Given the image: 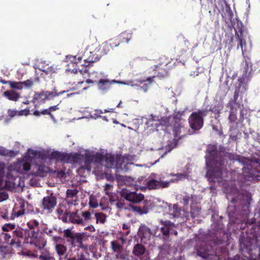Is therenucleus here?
I'll return each instance as SVG.
<instances>
[{
  "instance_id": "7ed1b4c3",
  "label": "nucleus",
  "mask_w": 260,
  "mask_h": 260,
  "mask_svg": "<svg viewBox=\"0 0 260 260\" xmlns=\"http://www.w3.org/2000/svg\"><path fill=\"white\" fill-rule=\"evenodd\" d=\"M164 122L167 129L172 131L174 140H179L186 135L182 119L177 115L166 118Z\"/></svg>"
},
{
  "instance_id": "680f3d73",
  "label": "nucleus",
  "mask_w": 260,
  "mask_h": 260,
  "mask_svg": "<svg viewBox=\"0 0 260 260\" xmlns=\"http://www.w3.org/2000/svg\"><path fill=\"white\" fill-rule=\"evenodd\" d=\"M56 211L58 215L59 218L61 219V217L63 216V215L64 214V212H63V211L60 208H58L56 210Z\"/></svg>"
},
{
  "instance_id": "f03ea898",
  "label": "nucleus",
  "mask_w": 260,
  "mask_h": 260,
  "mask_svg": "<svg viewBox=\"0 0 260 260\" xmlns=\"http://www.w3.org/2000/svg\"><path fill=\"white\" fill-rule=\"evenodd\" d=\"M246 75H243L238 78V85L236 87L233 100L232 102L229 103L230 107V111L228 120L229 123L231 124L234 123L237 124L236 122L237 120V108H234V105L237 106L238 108H240L241 105H242L243 95L248 89V85L246 82Z\"/></svg>"
},
{
  "instance_id": "5701e85b",
  "label": "nucleus",
  "mask_w": 260,
  "mask_h": 260,
  "mask_svg": "<svg viewBox=\"0 0 260 260\" xmlns=\"http://www.w3.org/2000/svg\"><path fill=\"white\" fill-rule=\"evenodd\" d=\"M146 251V247L143 244L137 243L134 246L132 253L134 255L140 257L145 253Z\"/></svg>"
},
{
  "instance_id": "c756f323",
  "label": "nucleus",
  "mask_w": 260,
  "mask_h": 260,
  "mask_svg": "<svg viewBox=\"0 0 260 260\" xmlns=\"http://www.w3.org/2000/svg\"><path fill=\"white\" fill-rule=\"evenodd\" d=\"M132 33L131 32L125 31L121 33L118 38L120 43H127L132 38Z\"/></svg>"
},
{
  "instance_id": "7c9ffc66",
  "label": "nucleus",
  "mask_w": 260,
  "mask_h": 260,
  "mask_svg": "<svg viewBox=\"0 0 260 260\" xmlns=\"http://www.w3.org/2000/svg\"><path fill=\"white\" fill-rule=\"evenodd\" d=\"M27 226L31 230V233L32 232H40L39 223L36 220L33 219L30 220L27 223Z\"/></svg>"
},
{
  "instance_id": "09e8293b",
  "label": "nucleus",
  "mask_w": 260,
  "mask_h": 260,
  "mask_svg": "<svg viewBox=\"0 0 260 260\" xmlns=\"http://www.w3.org/2000/svg\"><path fill=\"white\" fill-rule=\"evenodd\" d=\"M117 254L115 255L116 259H120L124 260L126 259V254L122 252V250L116 252Z\"/></svg>"
},
{
  "instance_id": "aec40b11",
  "label": "nucleus",
  "mask_w": 260,
  "mask_h": 260,
  "mask_svg": "<svg viewBox=\"0 0 260 260\" xmlns=\"http://www.w3.org/2000/svg\"><path fill=\"white\" fill-rule=\"evenodd\" d=\"M115 81H111L108 79H101L97 82L98 87L102 92H106L111 88L112 85Z\"/></svg>"
},
{
  "instance_id": "a18cd8bd",
  "label": "nucleus",
  "mask_w": 260,
  "mask_h": 260,
  "mask_svg": "<svg viewBox=\"0 0 260 260\" xmlns=\"http://www.w3.org/2000/svg\"><path fill=\"white\" fill-rule=\"evenodd\" d=\"M39 258L41 260H56L52 254L49 253H42L39 256Z\"/></svg>"
},
{
  "instance_id": "de8ad7c7",
  "label": "nucleus",
  "mask_w": 260,
  "mask_h": 260,
  "mask_svg": "<svg viewBox=\"0 0 260 260\" xmlns=\"http://www.w3.org/2000/svg\"><path fill=\"white\" fill-rule=\"evenodd\" d=\"M193 198L192 195H189L186 194L182 198V203L184 206H187L189 204V201Z\"/></svg>"
},
{
  "instance_id": "39448f33",
  "label": "nucleus",
  "mask_w": 260,
  "mask_h": 260,
  "mask_svg": "<svg viewBox=\"0 0 260 260\" xmlns=\"http://www.w3.org/2000/svg\"><path fill=\"white\" fill-rule=\"evenodd\" d=\"M2 231L4 232H10L12 233V240L11 246L16 245V247L21 246V239L23 238L24 233L23 230L19 227H16L15 224L12 223H5L2 226Z\"/></svg>"
},
{
  "instance_id": "8fccbe9b",
  "label": "nucleus",
  "mask_w": 260,
  "mask_h": 260,
  "mask_svg": "<svg viewBox=\"0 0 260 260\" xmlns=\"http://www.w3.org/2000/svg\"><path fill=\"white\" fill-rule=\"evenodd\" d=\"M113 185L109 184H106L104 187V190L106 194L109 196L111 193L109 192L113 188Z\"/></svg>"
},
{
  "instance_id": "dca6fc26",
  "label": "nucleus",
  "mask_w": 260,
  "mask_h": 260,
  "mask_svg": "<svg viewBox=\"0 0 260 260\" xmlns=\"http://www.w3.org/2000/svg\"><path fill=\"white\" fill-rule=\"evenodd\" d=\"M225 4V8L223 10L222 14V17L224 19L226 23H232L233 18V13L231 9L230 5L227 3L225 0H222Z\"/></svg>"
},
{
  "instance_id": "cd10ccee",
  "label": "nucleus",
  "mask_w": 260,
  "mask_h": 260,
  "mask_svg": "<svg viewBox=\"0 0 260 260\" xmlns=\"http://www.w3.org/2000/svg\"><path fill=\"white\" fill-rule=\"evenodd\" d=\"M46 100H50L56 96H58L66 92V91H58L57 89L54 87L52 91H45Z\"/></svg>"
},
{
  "instance_id": "4d7b16f0",
  "label": "nucleus",
  "mask_w": 260,
  "mask_h": 260,
  "mask_svg": "<svg viewBox=\"0 0 260 260\" xmlns=\"http://www.w3.org/2000/svg\"><path fill=\"white\" fill-rule=\"evenodd\" d=\"M76 259V260H86L85 255L83 252L78 253Z\"/></svg>"
},
{
  "instance_id": "052dcab7",
  "label": "nucleus",
  "mask_w": 260,
  "mask_h": 260,
  "mask_svg": "<svg viewBox=\"0 0 260 260\" xmlns=\"http://www.w3.org/2000/svg\"><path fill=\"white\" fill-rule=\"evenodd\" d=\"M133 210L140 215L144 214L143 213H142L143 211H142L141 207L140 206H133Z\"/></svg>"
},
{
  "instance_id": "473e14b6",
  "label": "nucleus",
  "mask_w": 260,
  "mask_h": 260,
  "mask_svg": "<svg viewBox=\"0 0 260 260\" xmlns=\"http://www.w3.org/2000/svg\"><path fill=\"white\" fill-rule=\"evenodd\" d=\"M3 238L4 241V243L8 244L11 246V243L12 240V233L10 232H4L0 234V239Z\"/></svg>"
},
{
  "instance_id": "f257e3e1",
  "label": "nucleus",
  "mask_w": 260,
  "mask_h": 260,
  "mask_svg": "<svg viewBox=\"0 0 260 260\" xmlns=\"http://www.w3.org/2000/svg\"><path fill=\"white\" fill-rule=\"evenodd\" d=\"M216 145H209L207 149L208 154L206 156V165L209 169L206 177L210 182H215V179L222 178L224 161L222 157H218Z\"/></svg>"
},
{
  "instance_id": "6e6552de",
  "label": "nucleus",
  "mask_w": 260,
  "mask_h": 260,
  "mask_svg": "<svg viewBox=\"0 0 260 260\" xmlns=\"http://www.w3.org/2000/svg\"><path fill=\"white\" fill-rule=\"evenodd\" d=\"M61 220L64 223H72L83 225V218L78 214V210L72 212L66 210L63 216L61 217Z\"/></svg>"
},
{
  "instance_id": "0e129e2a",
  "label": "nucleus",
  "mask_w": 260,
  "mask_h": 260,
  "mask_svg": "<svg viewBox=\"0 0 260 260\" xmlns=\"http://www.w3.org/2000/svg\"><path fill=\"white\" fill-rule=\"evenodd\" d=\"M52 70H53L52 67H50L48 68L47 70H44L43 72H45L46 75H47V74L55 72V71H52Z\"/></svg>"
},
{
  "instance_id": "864d4df0",
  "label": "nucleus",
  "mask_w": 260,
  "mask_h": 260,
  "mask_svg": "<svg viewBox=\"0 0 260 260\" xmlns=\"http://www.w3.org/2000/svg\"><path fill=\"white\" fill-rule=\"evenodd\" d=\"M89 204L92 208H96L98 206L96 201L94 200L90 199Z\"/></svg>"
},
{
  "instance_id": "bf43d9fd",
  "label": "nucleus",
  "mask_w": 260,
  "mask_h": 260,
  "mask_svg": "<svg viewBox=\"0 0 260 260\" xmlns=\"http://www.w3.org/2000/svg\"><path fill=\"white\" fill-rule=\"evenodd\" d=\"M114 111V108H110L109 110H105L103 112L102 110H96V112L98 114H103V113L111 112L113 113Z\"/></svg>"
},
{
  "instance_id": "c03bdc74",
  "label": "nucleus",
  "mask_w": 260,
  "mask_h": 260,
  "mask_svg": "<svg viewBox=\"0 0 260 260\" xmlns=\"http://www.w3.org/2000/svg\"><path fill=\"white\" fill-rule=\"evenodd\" d=\"M200 208L198 207L190 206V214L192 217H197L200 214Z\"/></svg>"
},
{
  "instance_id": "ddd939ff",
  "label": "nucleus",
  "mask_w": 260,
  "mask_h": 260,
  "mask_svg": "<svg viewBox=\"0 0 260 260\" xmlns=\"http://www.w3.org/2000/svg\"><path fill=\"white\" fill-rule=\"evenodd\" d=\"M170 182L162 181L160 179L159 180L151 179L148 180L146 185L149 189H156L160 188H167L169 186Z\"/></svg>"
},
{
  "instance_id": "72a5a7b5",
  "label": "nucleus",
  "mask_w": 260,
  "mask_h": 260,
  "mask_svg": "<svg viewBox=\"0 0 260 260\" xmlns=\"http://www.w3.org/2000/svg\"><path fill=\"white\" fill-rule=\"evenodd\" d=\"M29 110H22L20 111L16 110H9L8 111V115L11 117H13L15 116H21L23 115H27L29 114Z\"/></svg>"
},
{
  "instance_id": "4468645a",
  "label": "nucleus",
  "mask_w": 260,
  "mask_h": 260,
  "mask_svg": "<svg viewBox=\"0 0 260 260\" xmlns=\"http://www.w3.org/2000/svg\"><path fill=\"white\" fill-rule=\"evenodd\" d=\"M121 159L120 155H117L115 156L111 154H106L104 161L105 166L108 168H112L115 165H117Z\"/></svg>"
},
{
  "instance_id": "49530a36",
  "label": "nucleus",
  "mask_w": 260,
  "mask_h": 260,
  "mask_svg": "<svg viewBox=\"0 0 260 260\" xmlns=\"http://www.w3.org/2000/svg\"><path fill=\"white\" fill-rule=\"evenodd\" d=\"M94 157V162L96 163H101L102 161H104V158H105V155H104L100 153H96L95 155H93Z\"/></svg>"
},
{
  "instance_id": "9b49d317",
  "label": "nucleus",
  "mask_w": 260,
  "mask_h": 260,
  "mask_svg": "<svg viewBox=\"0 0 260 260\" xmlns=\"http://www.w3.org/2000/svg\"><path fill=\"white\" fill-rule=\"evenodd\" d=\"M120 194L127 201L134 203H139L144 199V196L142 193H137L135 191H131L126 189H122Z\"/></svg>"
},
{
  "instance_id": "bb28decb",
  "label": "nucleus",
  "mask_w": 260,
  "mask_h": 260,
  "mask_svg": "<svg viewBox=\"0 0 260 260\" xmlns=\"http://www.w3.org/2000/svg\"><path fill=\"white\" fill-rule=\"evenodd\" d=\"M223 109V105L218 101H214L210 106L208 112L211 111L215 114H219Z\"/></svg>"
},
{
  "instance_id": "e433bc0d",
  "label": "nucleus",
  "mask_w": 260,
  "mask_h": 260,
  "mask_svg": "<svg viewBox=\"0 0 260 260\" xmlns=\"http://www.w3.org/2000/svg\"><path fill=\"white\" fill-rule=\"evenodd\" d=\"M55 250L58 255L61 257L66 253L67 248L63 244H57L55 245Z\"/></svg>"
},
{
  "instance_id": "13d9d810",
  "label": "nucleus",
  "mask_w": 260,
  "mask_h": 260,
  "mask_svg": "<svg viewBox=\"0 0 260 260\" xmlns=\"http://www.w3.org/2000/svg\"><path fill=\"white\" fill-rule=\"evenodd\" d=\"M41 114H43V115H49L52 119H54V116L52 114V113H50V112H49V109H46L42 110L41 112Z\"/></svg>"
},
{
  "instance_id": "79ce46f5",
  "label": "nucleus",
  "mask_w": 260,
  "mask_h": 260,
  "mask_svg": "<svg viewBox=\"0 0 260 260\" xmlns=\"http://www.w3.org/2000/svg\"><path fill=\"white\" fill-rule=\"evenodd\" d=\"M81 215L82 216L83 220V225L85 224V222L91 219V214L89 211H82L81 213Z\"/></svg>"
},
{
  "instance_id": "b1692460",
  "label": "nucleus",
  "mask_w": 260,
  "mask_h": 260,
  "mask_svg": "<svg viewBox=\"0 0 260 260\" xmlns=\"http://www.w3.org/2000/svg\"><path fill=\"white\" fill-rule=\"evenodd\" d=\"M169 211L171 215L174 217H179L181 215L182 209L177 204H170L169 205Z\"/></svg>"
},
{
  "instance_id": "603ef678",
  "label": "nucleus",
  "mask_w": 260,
  "mask_h": 260,
  "mask_svg": "<svg viewBox=\"0 0 260 260\" xmlns=\"http://www.w3.org/2000/svg\"><path fill=\"white\" fill-rule=\"evenodd\" d=\"M116 206L118 209H122L125 208V204L121 201H118L116 204Z\"/></svg>"
},
{
  "instance_id": "6ab92c4d",
  "label": "nucleus",
  "mask_w": 260,
  "mask_h": 260,
  "mask_svg": "<svg viewBox=\"0 0 260 260\" xmlns=\"http://www.w3.org/2000/svg\"><path fill=\"white\" fill-rule=\"evenodd\" d=\"M45 156L48 157L50 160L65 161L66 153H61L58 151H54L50 154H45Z\"/></svg>"
},
{
  "instance_id": "c85d7f7f",
  "label": "nucleus",
  "mask_w": 260,
  "mask_h": 260,
  "mask_svg": "<svg viewBox=\"0 0 260 260\" xmlns=\"http://www.w3.org/2000/svg\"><path fill=\"white\" fill-rule=\"evenodd\" d=\"M50 171V168L44 165H40L37 171L34 173L36 176L45 177Z\"/></svg>"
},
{
  "instance_id": "ea45409f",
  "label": "nucleus",
  "mask_w": 260,
  "mask_h": 260,
  "mask_svg": "<svg viewBox=\"0 0 260 260\" xmlns=\"http://www.w3.org/2000/svg\"><path fill=\"white\" fill-rule=\"evenodd\" d=\"M96 222H100L101 223H104L106 220L107 216L103 213H96L95 214Z\"/></svg>"
},
{
  "instance_id": "412c9836",
  "label": "nucleus",
  "mask_w": 260,
  "mask_h": 260,
  "mask_svg": "<svg viewBox=\"0 0 260 260\" xmlns=\"http://www.w3.org/2000/svg\"><path fill=\"white\" fill-rule=\"evenodd\" d=\"M99 52H100V50L96 51L90 52V55L88 57L84 59V61L85 63L83 65L85 66H88L90 63H93L99 61L101 58V54L100 53L99 54L98 53Z\"/></svg>"
},
{
  "instance_id": "393cba45",
  "label": "nucleus",
  "mask_w": 260,
  "mask_h": 260,
  "mask_svg": "<svg viewBox=\"0 0 260 260\" xmlns=\"http://www.w3.org/2000/svg\"><path fill=\"white\" fill-rule=\"evenodd\" d=\"M46 100L45 91L35 92L33 96L32 102L34 104L44 103Z\"/></svg>"
},
{
  "instance_id": "a211bd4d",
  "label": "nucleus",
  "mask_w": 260,
  "mask_h": 260,
  "mask_svg": "<svg viewBox=\"0 0 260 260\" xmlns=\"http://www.w3.org/2000/svg\"><path fill=\"white\" fill-rule=\"evenodd\" d=\"M83 158V155L77 153L74 154L66 153L65 161L71 164H80Z\"/></svg>"
},
{
  "instance_id": "4be33fe9",
  "label": "nucleus",
  "mask_w": 260,
  "mask_h": 260,
  "mask_svg": "<svg viewBox=\"0 0 260 260\" xmlns=\"http://www.w3.org/2000/svg\"><path fill=\"white\" fill-rule=\"evenodd\" d=\"M78 192V191L76 189H67L66 193H67V198L68 200L67 202H68V204H74V202H76L77 198H78V196H77Z\"/></svg>"
},
{
  "instance_id": "2eb2a0df",
  "label": "nucleus",
  "mask_w": 260,
  "mask_h": 260,
  "mask_svg": "<svg viewBox=\"0 0 260 260\" xmlns=\"http://www.w3.org/2000/svg\"><path fill=\"white\" fill-rule=\"evenodd\" d=\"M159 223L162 225L160 228V232L163 235L169 237L170 235V231L173 229L174 226V223L170 220H161Z\"/></svg>"
},
{
  "instance_id": "1a4fd4ad",
  "label": "nucleus",
  "mask_w": 260,
  "mask_h": 260,
  "mask_svg": "<svg viewBox=\"0 0 260 260\" xmlns=\"http://www.w3.org/2000/svg\"><path fill=\"white\" fill-rule=\"evenodd\" d=\"M29 243L39 250H42L46 244V241L41 232H32L29 236Z\"/></svg>"
},
{
  "instance_id": "c9c22d12",
  "label": "nucleus",
  "mask_w": 260,
  "mask_h": 260,
  "mask_svg": "<svg viewBox=\"0 0 260 260\" xmlns=\"http://www.w3.org/2000/svg\"><path fill=\"white\" fill-rule=\"evenodd\" d=\"M169 176H174L175 177L174 179H172L169 181L170 183H171L177 182L179 180H181L186 178L187 177V174L186 173H171L169 174Z\"/></svg>"
},
{
  "instance_id": "f8f14e48",
  "label": "nucleus",
  "mask_w": 260,
  "mask_h": 260,
  "mask_svg": "<svg viewBox=\"0 0 260 260\" xmlns=\"http://www.w3.org/2000/svg\"><path fill=\"white\" fill-rule=\"evenodd\" d=\"M244 29L245 27L242 22L241 21L238 22L235 28V37L238 42L237 49L240 47L242 51H243V46L246 45V41L244 38Z\"/></svg>"
},
{
  "instance_id": "f3484780",
  "label": "nucleus",
  "mask_w": 260,
  "mask_h": 260,
  "mask_svg": "<svg viewBox=\"0 0 260 260\" xmlns=\"http://www.w3.org/2000/svg\"><path fill=\"white\" fill-rule=\"evenodd\" d=\"M120 42L118 38H113L110 40L108 42L105 43L103 46V50L101 52H104V54H107L110 50L113 49L114 47L118 46Z\"/></svg>"
},
{
  "instance_id": "338daca9",
  "label": "nucleus",
  "mask_w": 260,
  "mask_h": 260,
  "mask_svg": "<svg viewBox=\"0 0 260 260\" xmlns=\"http://www.w3.org/2000/svg\"><path fill=\"white\" fill-rule=\"evenodd\" d=\"M142 211H143L142 213L144 214H147L148 212L149 208L148 206L144 205L142 207H141Z\"/></svg>"
},
{
  "instance_id": "0eeeda50",
  "label": "nucleus",
  "mask_w": 260,
  "mask_h": 260,
  "mask_svg": "<svg viewBox=\"0 0 260 260\" xmlns=\"http://www.w3.org/2000/svg\"><path fill=\"white\" fill-rule=\"evenodd\" d=\"M63 233L64 238L72 247H75L82 244L83 236L80 233H75L70 229L64 230Z\"/></svg>"
},
{
  "instance_id": "3c124183",
  "label": "nucleus",
  "mask_w": 260,
  "mask_h": 260,
  "mask_svg": "<svg viewBox=\"0 0 260 260\" xmlns=\"http://www.w3.org/2000/svg\"><path fill=\"white\" fill-rule=\"evenodd\" d=\"M20 166H22L23 170L25 171H29L31 167L30 163L28 162H23Z\"/></svg>"
},
{
  "instance_id": "69168bd1",
  "label": "nucleus",
  "mask_w": 260,
  "mask_h": 260,
  "mask_svg": "<svg viewBox=\"0 0 260 260\" xmlns=\"http://www.w3.org/2000/svg\"><path fill=\"white\" fill-rule=\"evenodd\" d=\"M158 120V117L156 116H153V115H151V118L149 119V120L148 121V122L147 123V124H148L149 122H152V121H157Z\"/></svg>"
},
{
  "instance_id": "774afa93",
  "label": "nucleus",
  "mask_w": 260,
  "mask_h": 260,
  "mask_svg": "<svg viewBox=\"0 0 260 260\" xmlns=\"http://www.w3.org/2000/svg\"><path fill=\"white\" fill-rule=\"evenodd\" d=\"M24 214V210L23 209L20 210L16 213L17 217H19L23 215Z\"/></svg>"
},
{
  "instance_id": "9d476101",
  "label": "nucleus",
  "mask_w": 260,
  "mask_h": 260,
  "mask_svg": "<svg viewBox=\"0 0 260 260\" xmlns=\"http://www.w3.org/2000/svg\"><path fill=\"white\" fill-rule=\"evenodd\" d=\"M57 205V199L52 194L46 196L42 200L41 208L43 211L51 213Z\"/></svg>"
},
{
  "instance_id": "a19ab883",
  "label": "nucleus",
  "mask_w": 260,
  "mask_h": 260,
  "mask_svg": "<svg viewBox=\"0 0 260 260\" xmlns=\"http://www.w3.org/2000/svg\"><path fill=\"white\" fill-rule=\"evenodd\" d=\"M111 246L113 251L115 252L122 250V246L116 241H112L111 242Z\"/></svg>"
},
{
  "instance_id": "20e7f679",
  "label": "nucleus",
  "mask_w": 260,
  "mask_h": 260,
  "mask_svg": "<svg viewBox=\"0 0 260 260\" xmlns=\"http://www.w3.org/2000/svg\"><path fill=\"white\" fill-rule=\"evenodd\" d=\"M196 249L197 255L207 260H220L217 252L219 249L217 247L214 248L211 245L202 243L197 246Z\"/></svg>"
},
{
  "instance_id": "2f4dec72",
  "label": "nucleus",
  "mask_w": 260,
  "mask_h": 260,
  "mask_svg": "<svg viewBox=\"0 0 260 260\" xmlns=\"http://www.w3.org/2000/svg\"><path fill=\"white\" fill-rule=\"evenodd\" d=\"M84 165L82 167L83 168L87 170L88 171L91 170L90 164L94 162V157L93 155H86L84 159Z\"/></svg>"
},
{
  "instance_id": "58836bf2",
  "label": "nucleus",
  "mask_w": 260,
  "mask_h": 260,
  "mask_svg": "<svg viewBox=\"0 0 260 260\" xmlns=\"http://www.w3.org/2000/svg\"><path fill=\"white\" fill-rule=\"evenodd\" d=\"M239 242L241 249H245L247 250L250 249L251 243L250 241L244 239L240 238Z\"/></svg>"
},
{
  "instance_id": "6e6d98bb",
  "label": "nucleus",
  "mask_w": 260,
  "mask_h": 260,
  "mask_svg": "<svg viewBox=\"0 0 260 260\" xmlns=\"http://www.w3.org/2000/svg\"><path fill=\"white\" fill-rule=\"evenodd\" d=\"M11 152L5 148H0V155L3 156H8Z\"/></svg>"
},
{
  "instance_id": "f704fd0d",
  "label": "nucleus",
  "mask_w": 260,
  "mask_h": 260,
  "mask_svg": "<svg viewBox=\"0 0 260 260\" xmlns=\"http://www.w3.org/2000/svg\"><path fill=\"white\" fill-rule=\"evenodd\" d=\"M154 78L155 76L151 77H148L145 80L139 81V82H140V84H142L146 81L148 82V84L144 83L142 86H141V89L144 92H146L149 88V85L154 81Z\"/></svg>"
},
{
  "instance_id": "423d86ee",
  "label": "nucleus",
  "mask_w": 260,
  "mask_h": 260,
  "mask_svg": "<svg viewBox=\"0 0 260 260\" xmlns=\"http://www.w3.org/2000/svg\"><path fill=\"white\" fill-rule=\"evenodd\" d=\"M208 113V109L198 110L193 112L188 119L190 128L194 131L200 129L204 125L203 118L207 115Z\"/></svg>"
},
{
  "instance_id": "37998d69",
  "label": "nucleus",
  "mask_w": 260,
  "mask_h": 260,
  "mask_svg": "<svg viewBox=\"0 0 260 260\" xmlns=\"http://www.w3.org/2000/svg\"><path fill=\"white\" fill-rule=\"evenodd\" d=\"M8 83L12 88L16 89H22L23 88L21 82H15L8 81Z\"/></svg>"
},
{
  "instance_id": "e2e57ef3",
  "label": "nucleus",
  "mask_w": 260,
  "mask_h": 260,
  "mask_svg": "<svg viewBox=\"0 0 260 260\" xmlns=\"http://www.w3.org/2000/svg\"><path fill=\"white\" fill-rule=\"evenodd\" d=\"M49 112L51 113L52 111H55L59 109L58 105L50 107L49 108Z\"/></svg>"
},
{
  "instance_id": "a878e982",
  "label": "nucleus",
  "mask_w": 260,
  "mask_h": 260,
  "mask_svg": "<svg viewBox=\"0 0 260 260\" xmlns=\"http://www.w3.org/2000/svg\"><path fill=\"white\" fill-rule=\"evenodd\" d=\"M3 95L8 100L15 102L17 101L20 98V94L13 90H9L5 91Z\"/></svg>"
},
{
  "instance_id": "4c0bfd02",
  "label": "nucleus",
  "mask_w": 260,
  "mask_h": 260,
  "mask_svg": "<svg viewBox=\"0 0 260 260\" xmlns=\"http://www.w3.org/2000/svg\"><path fill=\"white\" fill-rule=\"evenodd\" d=\"M39 79L38 77L36 78L35 80H33L31 79H28L23 82H21L22 86L23 88L24 87L25 88H31L34 85L35 82H39Z\"/></svg>"
},
{
  "instance_id": "5fc2aeb1",
  "label": "nucleus",
  "mask_w": 260,
  "mask_h": 260,
  "mask_svg": "<svg viewBox=\"0 0 260 260\" xmlns=\"http://www.w3.org/2000/svg\"><path fill=\"white\" fill-rule=\"evenodd\" d=\"M84 83L83 81H78L75 86L71 88V90H77L82 88V85Z\"/></svg>"
}]
</instances>
